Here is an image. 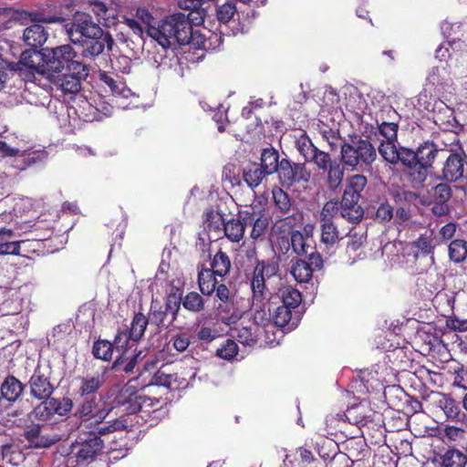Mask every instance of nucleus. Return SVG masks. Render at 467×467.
Masks as SVG:
<instances>
[{
	"label": "nucleus",
	"instance_id": "ddd939ff",
	"mask_svg": "<svg viewBox=\"0 0 467 467\" xmlns=\"http://www.w3.org/2000/svg\"><path fill=\"white\" fill-rule=\"evenodd\" d=\"M27 384L31 397L36 400L49 398L55 391V387L51 383L49 375L39 363L36 366Z\"/></svg>",
	"mask_w": 467,
	"mask_h": 467
},
{
	"label": "nucleus",
	"instance_id": "79ce46f5",
	"mask_svg": "<svg viewBox=\"0 0 467 467\" xmlns=\"http://www.w3.org/2000/svg\"><path fill=\"white\" fill-rule=\"evenodd\" d=\"M202 296L195 291L188 292L183 297L182 296V305L189 312L200 313L205 307V300Z\"/></svg>",
	"mask_w": 467,
	"mask_h": 467
},
{
	"label": "nucleus",
	"instance_id": "9b49d317",
	"mask_svg": "<svg viewBox=\"0 0 467 467\" xmlns=\"http://www.w3.org/2000/svg\"><path fill=\"white\" fill-rule=\"evenodd\" d=\"M240 217L247 226H253L250 237L257 240L263 236L269 224V216L260 205L249 206L240 211Z\"/></svg>",
	"mask_w": 467,
	"mask_h": 467
},
{
	"label": "nucleus",
	"instance_id": "dca6fc26",
	"mask_svg": "<svg viewBox=\"0 0 467 467\" xmlns=\"http://www.w3.org/2000/svg\"><path fill=\"white\" fill-rule=\"evenodd\" d=\"M41 424H32L24 431V438L28 442L31 449H47L60 441L57 434H49L43 432Z\"/></svg>",
	"mask_w": 467,
	"mask_h": 467
},
{
	"label": "nucleus",
	"instance_id": "aec40b11",
	"mask_svg": "<svg viewBox=\"0 0 467 467\" xmlns=\"http://www.w3.org/2000/svg\"><path fill=\"white\" fill-rule=\"evenodd\" d=\"M219 275L210 270L204 264L197 265V284L202 295L211 296L216 291V285L220 282Z\"/></svg>",
	"mask_w": 467,
	"mask_h": 467
},
{
	"label": "nucleus",
	"instance_id": "c9c22d12",
	"mask_svg": "<svg viewBox=\"0 0 467 467\" xmlns=\"http://www.w3.org/2000/svg\"><path fill=\"white\" fill-rule=\"evenodd\" d=\"M278 296L281 299L282 306L293 310H300L303 298L301 293L296 288L291 285L284 286L279 290Z\"/></svg>",
	"mask_w": 467,
	"mask_h": 467
},
{
	"label": "nucleus",
	"instance_id": "b1692460",
	"mask_svg": "<svg viewBox=\"0 0 467 467\" xmlns=\"http://www.w3.org/2000/svg\"><path fill=\"white\" fill-rule=\"evenodd\" d=\"M155 386H162L170 390H176L179 389H184L188 386V382L182 379V381L179 382L178 374H170L167 373L162 368H160L155 374L152 376V379L149 384Z\"/></svg>",
	"mask_w": 467,
	"mask_h": 467
},
{
	"label": "nucleus",
	"instance_id": "6e6d98bb",
	"mask_svg": "<svg viewBox=\"0 0 467 467\" xmlns=\"http://www.w3.org/2000/svg\"><path fill=\"white\" fill-rule=\"evenodd\" d=\"M396 141H380L379 152L382 158L390 164H396L399 161V149L395 146Z\"/></svg>",
	"mask_w": 467,
	"mask_h": 467
},
{
	"label": "nucleus",
	"instance_id": "423d86ee",
	"mask_svg": "<svg viewBox=\"0 0 467 467\" xmlns=\"http://www.w3.org/2000/svg\"><path fill=\"white\" fill-rule=\"evenodd\" d=\"M279 263L276 259H256L253 271L246 275L252 291L254 305L264 304L271 292L267 281L278 276Z\"/></svg>",
	"mask_w": 467,
	"mask_h": 467
},
{
	"label": "nucleus",
	"instance_id": "4c0bfd02",
	"mask_svg": "<svg viewBox=\"0 0 467 467\" xmlns=\"http://www.w3.org/2000/svg\"><path fill=\"white\" fill-rule=\"evenodd\" d=\"M99 79L109 88L113 95L126 96L124 93L126 88L125 83L123 82L122 78L118 74L99 71Z\"/></svg>",
	"mask_w": 467,
	"mask_h": 467
},
{
	"label": "nucleus",
	"instance_id": "20e7f679",
	"mask_svg": "<svg viewBox=\"0 0 467 467\" xmlns=\"http://www.w3.org/2000/svg\"><path fill=\"white\" fill-rule=\"evenodd\" d=\"M377 150L368 138L350 135L340 144V161L346 169L354 171L371 169L377 160Z\"/></svg>",
	"mask_w": 467,
	"mask_h": 467
},
{
	"label": "nucleus",
	"instance_id": "1a4fd4ad",
	"mask_svg": "<svg viewBox=\"0 0 467 467\" xmlns=\"http://www.w3.org/2000/svg\"><path fill=\"white\" fill-rule=\"evenodd\" d=\"M420 171L409 172V178L413 185H421L427 179L428 171L432 167L440 150L431 140H425L417 148Z\"/></svg>",
	"mask_w": 467,
	"mask_h": 467
},
{
	"label": "nucleus",
	"instance_id": "c85d7f7f",
	"mask_svg": "<svg viewBox=\"0 0 467 467\" xmlns=\"http://www.w3.org/2000/svg\"><path fill=\"white\" fill-rule=\"evenodd\" d=\"M80 385L78 388V394L80 397H90L97 395L99 389L105 382L103 374L99 372L92 376H86L79 379Z\"/></svg>",
	"mask_w": 467,
	"mask_h": 467
},
{
	"label": "nucleus",
	"instance_id": "c756f323",
	"mask_svg": "<svg viewBox=\"0 0 467 467\" xmlns=\"http://www.w3.org/2000/svg\"><path fill=\"white\" fill-rule=\"evenodd\" d=\"M290 242L293 251L299 256L310 257L311 254H320L316 246L307 244V237L304 236L300 231L290 233Z\"/></svg>",
	"mask_w": 467,
	"mask_h": 467
},
{
	"label": "nucleus",
	"instance_id": "774afa93",
	"mask_svg": "<svg viewBox=\"0 0 467 467\" xmlns=\"http://www.w3.org/2000/svg\"><path fill=\"white\" fill-rule=\"evenodd\" d=\"M366 241V236H364L363 234H358L357 233H353L352 231L349 232L348 235V242H347V253L349 254V256H351V253H356L359 251L364 243Z\"/></svg>",
	"mask_w": 467,
	"mask_h": 467
},
{
	"label": "nucleus",
	"instance_id": "c03bdc74",
	"mask_svg": "<svg viewBox=\"0 0 467 467\" xmlns=\"http://www.w3.org/2000/svg\"><path fill=\"white\" fill-rule=\"evenodd\" d=\"M216 310L221 316L222 322L226 325L234 324L240 318L235 308V301H230V303L219 301Z\"/></svg>",
	"mask_w": 467,
	"mask_h": 467
},
{
	"label": "nucleus",
	"instance_id": "a878e982",
	"mask_svg": "<svg viewBox=\"0 0 467 467\" xmlns=\"http://www.w3.org/2000/svg\"><path fill=\"white\" fill-rule=\"evenodd\" d=\"M48 33L45 27L39 24H34L27 26L23 33V39L26 46L37 49L47 42Z\"/></svg>",
	"mask_w": 467,
	"mask_h": 467
},
{
	"label": "nucleus",
	"instance_id": "052dcab7",
	"mask_svg": "<svg viewBox=\"0 0 467 467\" xmlns=\"http://www.w3.org/2000/svg\"><path fill=\"white\" fill-rule=\"evenodd\" d=\"M136 17L139 21L145 25L148 35L155 39V35L151 33V27L156 28L158 22L152 14L149 11V9L146 7H138L136 10Z\"/></svg>",
	"mask_w": 467,
	"mask_h": 467
},
{
	"label": "nucleus",
	"instance_id": "bf43d9fd",
	"mask_svg": "<svg viewBox=\"0 0 467 467\" xmlns=\"http://www.w3.org/2000/svg\"><path fill=\"white\" fill-rule=\"evenodd\" d=\"M238 346L233 339H226L216 350V356L222 359L232 361L238 354Z\"/></svg>",
	"mask_w": 467,
	"mask_h": 467
},
{
	"label": "nucleus",
	"instance_id": "09e8293b",
	"mask_svg": "<svg viewBox=\"0 0 467 467\" xmlns=\"http://www.w3.org/2000/svg\"><path fill=\"white\" fill-rule=\"evenodd\" d=\"M48 400L54 415L60 417H67L74 406L73 400L69 397L53 398L50 396Z\"/></svg>",
	"mask_w": 467,
	"mask_h": 467
},
{
	"label": "nucleus",
	"instance_id": "9d476101",
	"mask_svg": "<svg viewBox=\"0 0 467 467\" xmlns=\"http://www.w3.org/2000/svg\"><path fill=\"white\" fill-rule=\"evenodd\" d=\"M26 384L13 374L6 375L0 384V414L15 403L21 401Z\"/></svg>",
	"mask_w": 467,
	"mask_h": 467
},
{
	"label": "nucleus",
	"instance_id": "7c9ffc66",
	"mask_svg": "<svg viewBox=\"0 0 467 467\" xmlns=\"http://www.w3.org/2000/svg\"><path fill=\"white\" fill-rule=\"evenodd\" d=\"M210 270L213 271L219 275L221 281L227 275H229L232 269V262L226 252L220 249L211 258Z\"/></svg>",
	"mask_w": 467,
	"mask_h": 467
},
{
	"label": "nucleus",
	"instance_id": "0e129e2a",
	"mask_svg": "<svg viewBox=\"0 0 467 467\" xmlns=\"http://www.w3.org/2000/svg\"><path fill=\"white\" fill-rule=\"evenodd\" d=\"M140 404L141 410L140 413L149 415L150 412H154L162 407L163 400L160 398H151L140 393Z\"/></svg>",
	"mask_w": 467,
	"mask_h": 467
},
{
	"label": "nucleus",
	"instance_id": "f8f14e48",
	"mask_svg": "<svg viewBox=\"0 0 467 467\" xmlns=\"http://www.w3.org/2000/svg\"><path fill=\"white\" fill-rule=\"evenodd\" d=\"M324 266L321 254H310L305 259H296L293 262L290 273L298 283H308L315 271H319Z\"/></svg>",
	"mask_w": 467,
	"mask_h": 467
},
{
	"label": "nucleus",
	"instance_id": "72a5a7b5",
	"mask_svg": "<svg viewBox=\"0 0 467 467\" xmlns=\"http://www.w3.org/2000/svg\"><path fill=\"white\" fill-rule=\"evenodd\" d=\"M168 316L169 314L163 309V306L158 302H151L148 317L150 321V326L154 327L155 333L161 332L170 325L166 324Z\"/></svg>",
	"mask_w": 467,
	"mask_h": 467
},
{
	"label": "nucleus",
	"instance_id": "8fccbe9b",
	"mask_svg": "<svg viewBox=\"0 0 467 467\" xmlns=\"http://www.w3.org/2000/svg\"><path fill=\"white\" fill-rule=\"evenodd\" d=\"M182 305V295L175 292L169 293L165 297L163 309L171 315L169 324H172L178 317Z\"/></svg>",
	"mask_w": 467,
	"mask_h": 467
},
{
	"label": "nucleus",
	"instance_id": "e2e57ef3",
	"mask_svg": "<svg viewBox=\"0 0 467 467\" xmlns=\"http://www.w3.org/2000/svg\"><path fill=\"white\" fill-rule=\"evenodd\" d=\"M452 197V189L448 182H441L433 188V202L449 203Z\"/></svg>",
	"mask_w": 467,
	"mask_h": 467
},
{
	"label": "nucleus",
	"instance_id": "6e6552de",
	"mask_svg": "<svg viewBox=\"0 0 467 467\" xmlns=\"http://www.w3.org/2000/svg\"><path fill=\"white\" fill-rule=\"evenodd\" d=\"M311 176L312 172L306 162H294L287 158L281 160L278 179L282 186L290 188L296 184L308 183Z\"/></svg>",
	"mask_w": 467,
	"mask_h": 467
},
{
	"label": "nucleus",
	"instance_id": "de8ad7c7",
	"mask_svg": "<svg viewBox=\"0 0 467 467\" xmlns=\"http://www.w3.org/2000/svg\"><path fill=\"white\" fill-rule=\"evenodd\" d=\"M114 348L111 342L107 339H98L93 343L92 355L97 359L110 361L112 359Z\"/></svg>",
	"mask_w": 467,
	"mask_h": 467
},
{
	"label": "nucleus",
	"instance_id": "473e14b6",
	"mask_svg": "<svg viewBox=\"0 0 467 467\" xmlns=\"http://www.w3.org/2000/svg\"><path fill=\"white\" fill-rule=\"evenodd\" d=\"M267 175L279 172L281 167V160H279V153L274 148L264 149L261 154V163L259 164Z\"/></svg>",
	"mask_w": 467,
	"mask_h": 467
},
{
	"label": "nucleus",
	"instance_id": "4be33fe9",
	"mask_svg": "<svg viewBox=\"0 0 467 467\" xmlns=\"http://www.w3.org/2000/svg\"><path fill=\"white\" fill-rule=\"evenodd\" d=\"M320 223V242L327 250L332 249L342 239L337 226L334 223L333 218H319Z\"/></svg>",
	"mask_w": 467,
	"mask_h": 467
},
{
	"label": "nucleus",
	"instance_id": "bb28decb",
	"mask_svg": "<svg viewBox=\"0 0 467 467\" xmlns=\"http://www.w3.org/2000/svg\"><path fill=\"white\" fill-rule=\"evenodd\" d=\"M246 224L244 223V220L240 217V211L235 215V218H231L224 221L223 225V231L224 236L232 243H239L244 235Z\"/></svg>",
	"mask_w": 467,
	"mask_h": 467
},
{
	"label": "nucleus",
	"instance_id": "a211bd4d",
	"mask_svg": "<svg viewBox=\"0 0 467 467\" xmlns=\"http://www.w3.org/2000/svg\"><path fill=\"white\" fill-rule=\"evenodd\" d=\"M464 171V159L462 154L451 153L441 170L442 178L449 182H454L462 178Z\"/></svg>",
	"mask_w": 467,
	"mask_h": 467
},
{
	"label": "nucleus",
	"instance_id": "2eb2a0df",
	"mask_svg": "<svg viewBox=\"0 0 467 467\" xmlns=\"http://www.w3.org/2000/svg\"><path fill=\"white\" fill-rule=\"evenodd\" d=\"M13 64H20L17 72L21 82L27 77L28 70H30V74L36 71L41 75H46V68L42 67V64H44L43 48L40 50L31 48L24 51L21 54L20 60L13 62Z\"/></svg>",
	"mask_w": 467,
	"mask_h": 467
},
{
	"label": "nucleus",
	"instance_id": "69168bd1",
	"mask_svg": "<svg viewBox=\"0 0 467 467\" xmlns=\"http://www.w3.org/2000/svg\"><path fill=\"white\" fill-rule=\"evenodd\" d=\"M22 15L23 16L21 17H29L30 21L34 22V23L42 22V23H47V24H54V23H62V22L66 21V19L63 16H55V15L50 16H46L44 14L38 13V12L23 11Z\"/></svg>",
	"mask_w": 467,
	"mask_h": 467
},
{
	"label": "nucleus",
	"instance_id": "6ab92c4d",
	"mask_svg": "<svg viewBox=\"0 0 467 467\" xmlns=\"http://www.w3.org/2000/svg\"><path fill=\"white\" fill-rule=\"evenodd\" d=\"M104 441L95 433H88V437L82 441L78 451V459L80 462L93 461L102 451Z\"/></svg>",
	"mask_w": 467,
	"mask_h": 467
},
{
	"label": "nucleus",
	"instance_id": "cd10ccee",
	"mask_svg": "<svg viewBox=\"0 0 467 467\" xmlns=\"http://www.w3.org/2000/svg\"><path fill=\"white\" fill-rule=\"evenodd\" d=\"M388 116L390 119L389 121L382 120L379 122V119H376L379 132L385 138L384 141H397L399 123L395 121V117H398V113L392 107H389Z\"/></svg>",
	"mask_w": 467,
	"mask_h": 467
},
{
	"label": "nucleus",
	"instance_id": "f03ea898",
	"mask_svg": "<svg viewBox=\"0 0 467 467\" xmlns=\"http://www.w3.org/2000/svg\"><path fill=\"white\" fill-rule=\"evenodd\" d=\"M46 75L64 94L75 95L81 82L88 76V67L78 59L76 50L69 45L43 48Z\"/></svg>",
	"mask_w": 467,
	"mask_h": 467
},
{
	"label": "nucleus",
	"instance_id": "a19ab883",
	"mask_svg": "<svg viewBox=\"0 0 467 467\" xmlns=\"http://www.w3.org/2000/svg\"><path fill=\"white\" fill-rule=\"evenodd\" d=\"M449 258L454 264H461L467 258V241L464 239H454L448 246Z\"/></svg>",
	"mask_w": 467,
	"mask_h": 467
},
{
	"label": "nucleus",
	"instance_id": "412c9836",
	"mask_svg": "<svg viewBox=\"0 0 467 467\" xmlns=\"http://www.w3.org/2000/svg\"><path fill=\"white\" fill-rule=\"evenodd\" d=\"M272 319L276 327H287L288 329H294L301 319V311L280 305L273 311Z\"/></svg>",
	"mask_w": 467,
	"mask_h": 467
},
{
	"label": "nucleus",
	"instance_id": "37998d69",
	"mask_svg": "<svg viewBox=\"0 0 467 467\" xmlns=\"http://www.w3.org/2000/svg\"><path fill=\"white\" fill-rule=\"evenodd\" d=\"M387 403L392 409L400 411L403 410L404 399H408V394L400 387H391L384 391Z\"/></svg>",
	"mask_w": 467,
	"mask_h": 467
},
{
	"label": "nucleus",
	"instance_id": "58836bf2",
	"mask_svg": "<svg viewBox=\"0 0 467 467\" xmlns=\"http://www.w3.org/2000/svg\"><path fill=\"white\" fill-rule=\"evenodd\" d=\"M150 322L149 317L143 313L137 312L134 314L130 326L126 327L133 337V342H139L142 338Z\"/></svg>",
	"mask_w": 467,
	"mask_h": 467
},
{
	"label": "nucleus",
	"instance_id": "39448f33",
	"mask_svg": "<svg viewBox=\"0 0 467 467\" xmlns=\"http://www.w3.org/2000/svg\"><path fill=\"white\" fill-rule=\"evenodd\" d=\"M368 182L367 176L361 173L349 175L345 181L344 191L339 200V213L350 223L357 224L364 217V209L359 201L363 197Z\"/></svg>",
	"mask_w": 467,
	"mask_h": 467
},
{
	"label": "nucleus",
	"instance_id": "13d9d810",
	"mask_svg": "<svg viewBox=\"0 0 467 467\" xmlns=\"http://www.w3.org/2000/svg\"><path fill=\"white\" fill-rule=\"evenodd\" d=\"M224 221L223 214L218 211H214L213 208L207 209L204 212V223L211 230L215 232L222 231Z\"/></svg>",
	"mask_w": 467,
	"mask_h": 467
},
{
	"label": "nucleus",
	"instance_id": "603ef678",
	"mask_svg": "<svg viewBox=\"0 0 467 467\" xmlns=\"http://www.w3.org/2000/svg\"><path fill=\"white\" fill-rule=\"evenodd\" d=\"M275 218L276 223H280V228L287 227L288 230H292L302 223L303 214L297 208H295L288 214L283 216L276 214Z\"/></svg>",
	"mask_w": 467,
	"mask_h": 467
},
{
	"label": "nucleus",
	"instance_id": "3c124183",
	"mask_svg": "<svg viewBox=\"0 0 467 467\" xmlns=\"http://www.w3.org/2000/svg\"><path fill=\"white\" fill-rule=\"evenodd\" d=\"M337 161L329 152L317 149L307 162L313 163L319 172H323Z\"/></svg>",
	"mask_w": 467,
	"mask_h": 467
},
{
	"label": "nucleus",
	"instance_id": "f3484780",
	"mask_svg": "<svg viewBox=\"0 0 467 467\" xmlns=\"http://www.w3.org/2000/svg\"><path fill=\"white\" fill-rule=\"evenodd\" d=\"M140 392L131 387L123 388L114 399V403L126 415H135L141 410Z\"/></svg>",
	"mask_w": 467,
	"mask_h": 467
},
{
	"label": "nucleus",
	"instance_id": "49530a36",
	"mask_svg": "<svg viewBox=\"0 0 467 467\" xmlns=\"http://www.w3.org/2000/svg\"><path fill=\"white\" fill-rule=\"evenodd\" d=\"M399 161L410 170V172L420 171L417 150L407 147L399 149Z\"/></svg>",
	"mask_w": 467,
	"mask_h": 467
},
{
	"label": "nucleus",
	"instance_id": "864d4df0",
	"mask_svg": "<svg viewBox=\"0 0 467 467\" xmlns=\"http://www.w3.org/2000/svg\"><path fill=\"white\" fill-rule=\"evenodd\" d=\"M467 456L459 450H449L442 456V465L444 467H465Z\"/></svg>",
	"mask_w": 467,
	"mask_h": 467
},
{
	"label": "nucleus",
	"instance_id": "393cba45",
	"mask_svg": "<svg viewBox=\"0 0 467 467\" xmlns=\"http://www.w3.org/2000/svg\"><path fill=\"white\" fill-rule=\"evenodd\" d=\"M345 169L346 167H344L341 161L337 160L334 161L331 166L329 165L326 171L321 172L325 175V184L327 190L336 192L340 188L344 181Z\"/></svg>",
	"mask_w": 467,
	"mask_h": 467
},
{
	"label": "nucleus",
	"instance_id": "f704fd0d",
	"mask_svg": "<svg viewBox=\"0 0 467 467\" xmlns=\"http://www.w3.org/2000/svg\"><path fill=\"white\" fill-rule=\"evenodd\" d=\"M414 257L427 256L433 254L435 244H433L432 233L420 234L415 241L411 243Z\"/></svg>",
	"mask_w": 467,
	"mask_h": 467
},
{
	"label": "nucleus",
	"instance_id": "2f4dec72",
	"mask_svg": "<svg viewBox=\"0 0 467 467\" xmlns=\"http://www.w3.org/2000/svg\"><path fill=\"white\" fill-rule=\"evenodd\" d=\"M266 176V172L256 162L250 163L244 167L242 172L243 180L252 190L258 187Z\"/></svg>",
	"mask_w": 467,
	"mask_h": 467
},
{
	"label": "nucleus",
	"instance_id": "f257e3e1",
	"mask_svg": "<svg viewBox=\"0 0 467 467\" xmlns=\"http://www.w3.org/2000/svg\"><path fill=\"white\" fill-rule=\"evenodd\" d=\"M203 0H180L178 6L182 12L166 16L158 21L157 27H151L155 40L163 47L172 46L192 45L196 48H206V40L202 35L197 36L192 26L203 24L205 10Z\"/></svg>",
	"mask_w": 467,
	"mask_h": 467
},
{
	"label": "nucleus",
	"instance_id": "ea45409f",
	"mask_svg": "<svg viewBox=\"0 0 467 467\" xmlns=\"http://www.w3.org/2000/svg\"><path fill=\"white\" fill-rule=\"evenodd\" d=\"M295 147L298 153L304 158L305 162L307 161L312 157V154L315 153L318 148L313 143L306 131L303 130L298 137H296L295 141Z\"/></svg>",
	"mask_w": 467,
	"mask_h": 467
},
{
	"label": "nucleus",
	"instance_id": "a18cd8bd",
	"mask_svg": "<svg viewBox=\"0 0 467 467\" xmlns=\"http://www.w3.org/2000/svg\"><path fill=\"white\" fill-rule=\"evenodd\" d=\"M40 402L36 405L29 413V417H33L38 421H49L54 418V412L48 398L39 400Z\"/></svg>",
	"mask_w": 467,
	"mask_h": 467
},
{
	"label": "nucleus",
	"instance_id": "4d7b16f0",
	"mask_svg": "<svg viewBox=\"0 0 467 467\" xmlns=\"http://www.w3.org/2000/svg\"><path fill=\"white\" fill-rule=\"evenodd\" d=\"M319 133L324 140H326L331 150L337 149L338 140L341 139L339 129L331 128L326 124L319 127Z\"/></svg>",
	"mask_w": 467,
	"mask_h": 467
},
{
	"label": "nucleus",
	"instance_id": "5fc2aeb1",
	"mask_svg": "<svg viewBox=\"0 0 467 467\" xmlns=\"http://www.w3.org/2000/svg\"><path fill=\"white\" fill-rule=\"evenodd\" d=\"M127 427H128V425L126 424L125 420L115 419V420H113L111 421H108L104 424H102V423L98 424V426L95 428V430L93 431H91L90 433H95L96 435L100 437V436L114 432L116 431L127 429Z\"/></svg>",
	"mask_w": 467,
	"mask_h": 467
},
{
	"label": "nucleus",
	"instance_id": "338daca9",
	"mask_svg": "<svg viewBox=\"0 0 467 467\" xmlns=\"http://www.w3.org/2000/svg\"><path fill=\"white\" fill-rule=\"evenodd\" d=\"M236 6L234 3L232 1H227L226 3L219 5L216 10V17L220 23L226 24L228 23L234 16L236 14Z\"/></svg>",
	"mask_w": 467,
	"mask_h": 467
},
{
	"label": "nucleus",
	"instance_id": "4468645a",
	"mask_svg": "<svg viewBox=\"0 0 467 467\" xmlns=\"http://www.w3.org/2000/svg\"><path fill=\"white\" fill-rule=\"evenodd\" d=\"M83 398L84 400L78 407L75 416L84 421L90 420V424L103 423L109 410L106 408H99V400L97 395Z\"/></svg>",
	"mask_w": 467,
	"mask_h": 467
},
{
	"label": "nucleus",
	"instance_id": "0eeeda50",
	"mask_svg": "<svg viewBox=\"0 0 467 467\" xmlns=\"http://www.w3.org/2000/svg\"><path fill=\"white\" fill-rule=\"evenodd\" d=\"M133 341V337L128 329L118 330L111 345L119 355L113 361L111 369L115 371H122L126 374L133 373L135 367L138 364L139 358L141 354L131 353L130 342Z\"/></svg>",
	"mask_w": 467,
	"mask_h": 467
},
{
	"label": "nucleus",
	"instance_id": "680f3d73",
	"mask_svg": "<svg viewBox=\"0 0 467 467\" xmlns=\"http://www.w3.org/2000/svg\"><path fill=\"white\" fill-rule=\"evenodd\" d=\"M19 67L20 64H13L12 61L4 59L0 61V80L4 88L10 78L18 77Z\"/></svg>",
	"mask_w": 467,
	"mask_h": 467
},
{
	"label": "nucleus",
	"instance_id": "5701e85b",
	"mask_svg": "<svg viewBox=\"0 0 467 467\" xmlns=\"http://www.w3.org/2000/svg\"><path fill=\"white\" fill-rule=\"evenodd\" d=\"M378 413L372 410L366 404H357L348 408L345 412V417L349 423L357 426H366L368 423L374 420V417Z\"/></svg>",
	"mask_w": 467,
	"mask_h": 467
},
{
	"label": "nucleus",
	"instance_id": "7ed1b4c3",
	"mask_svg": "<svg viewBox=\"0 0 467 467\" xmlns=\"http://www.w3.org/2000/svg\"><path fill=\"white\" fill-rule=\"evenodd\" d=\"M65 29L70 42L81 47L84 57H98L105 48L112 50L114 39L111 34L105 31L86 12H76L70 21L65 24Z\"/></svg>",
	"mask_w": 467,
	"mask_h": 467
},
{
	"label": "nucleus",
	"instance_id": "e433bc0d",
	"mask_svg": "<svg viewBox=\"0 0 467 467\" xmlns=\"http://www.w3.org/2000/svg\"><path fill=\"white\" fill-rule=\"evenodd\" d=\"M273 200L275 207V213L285 215L288 214L295 207L292 206V202L289 194L285 192L282 188L275 186L272 190Z\"/></svg>",
	"mask_w": 467,
	"mask_h": 467
}]
</instances>
